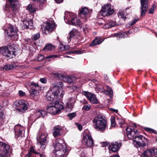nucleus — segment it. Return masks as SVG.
<instances>
[{
  "label": "nucleus",
  "instance_id": "18",
  "mask_svg": "<svg viewBox=\"0 0 157 157\" xmlns=\"http://www.w3.org/2000/svg\"><path fill=\"white\" fill-rule=\"evenodd\" d=\"M121 146V143H118L117 142H115L111 143L109 145V149L113 152H117L119 150Z\"/></svg>",
  "mask_w": 157,
  "mask_h": 157
},
{
  "label": "nucleus",
  "instance_id": "8",
  "mask_svg": "<svg viewBox=\"0 0 157 157\" xmlns=\"http://www.w3.org/2000/svg\"><path fill=\"white\" fill-rule=\"evenodd\" d=\"M114 12L113 10L111 8V5L107 4L102 7L100 13L103 16L105 17L112 14Z\"/></svg>",
  "mask_w": 157,
  "mask_h": 157
},
{
  "label": "nucleus",
  "instance_id": "10",
  "mask_svg": "<svg viewBox=\"0 0 157 157\" xmlns=\"http://www.w3.org/2000/svg\"><path fill=\"white\" fill-rule=\"evenodd\" d=\"M53 146L54 147L55 150H66V146L64 143L63 140L60 139H59L56 141V143L53 144Z\"/></svg>",
  "mask_w": 157,
  "mask_h": 157
},
{
  "label": "nucleus",
  "instance_id": "46",
  "mask_svg": "<svg viewBox=\"0 0 157 157\" xmlns=\"http://www.w3.org/2000/svg\"><path fill=\"white\" fill-rule=\"evenodd\" d=\"M57 85H58L54 86H57L59 87V90L60 91H60H61V92H62L63 93V91H62V89H60L59 88V85L60 87L61 88L63 86L62 82H59L57 83Z\"/></svg>",
  "mask_w": 157,
  "mask_h": 157
},
{
  "label": "nucleus",
  "instance_id": "19",
  "mask_svg": "<svg viewBox=\"0 0 157 157\" xmlns=\"http://www.w3.org/2000/svg\"><path fill=\"white\" fill-rule=\"evenodd\" d=\"M140 137L141 138V140H139L138 138H135V140H134V142L136 143V144L140 147H144L146 146V144L144 143V140L145 138L142 135H140Z\"/></svg>",
  "mask_w": 157,
  "mask_h": 157
},
{
  "label": "nucleus",
  "instance_id": "50",
  "mask_svg": "<svg viewBox=\"0 0 157 157\" xmlns=\"http://www.w3.org/2000/svg\"><path fill=\"white\" fill-rule=\"evenodd\" d=\"M44 56L43 55L40 54L38 55L37 57V59L38 61H40L44 59Z\"/></svg>",
  "mask_w": 157,
  "mask_h": 157
},
{
  "label": "nucleus",
  "instance_id": "17",
  "mask_svg": "<svg viewBox=\"0 0 157 157\" xmlns=\"http://www.w3.org/2000/svg\"><path fill=\"white\" fill-rule=\"evenodd\" d=\"M89 10L88 9L84 7H82L79 10L78 16L84 19L87 18L89 15Z\"/></svg>",
  "mask_w": 157,
  "mask_h": 157
},
{
  "label": "nucleus",
  "instance_id": "16",
  "mask_svg": "<svg viewBox=\"0 0 157 157\" xmlns=\"http://www.w3.org/2000/svg\"><path fill=\"white\" fill-rule=\"evenodd\" d=\"M5 31H6L8 36H10L11 37L13 36H17V35L16 34L17 30L14 26L9 25Z\"/></svg>",
  "mask_w": 157,
  "mask_h": 157
},
{
  "label": "nucleus",
  "instance_id": "1",
  "mask_svg": "<svg viewBox=\"0 0 157 157\" xmlns=\"http://www.w3.org/2000/svg\"><path fill=\"white\" fill-rule=\"evenodd\" d=\"M93 126L98 131L103 132L105 129L107 122L105 117L101 115H98L92 120Z\"/></svg>",
  "mask_w": 157,
  "mask_h": 157
},
{
  "label": "nucleus",
  "instance_id": "35",
  "mask_svg": "<svg viewBox=\"0 0 157 157\" xmlns=\"http://www.w3.org/2000/svg\"><path fill=\"white\" fill-rule=\"evenodd\" d=\"M82 52L81 50H74L70 51L67 52V53L69 54H80L82 53Z\"/></svg>",
  "mask_w": 157,
  "mask_h": 157
},
{
  "label": "nucleus",
  "instance_id": "7",
  "mask_svg": "<svg viewBox=\"0 0 157 157\" xmlns=\"http://www.w3.org/2000/svg\"><path fill=\"white\" fill-rule=\"evenodd\" d=\"M82 142L88 147H93L94 145V140L90 133L84 134Z\"/></svg>",
  "mask_w": 157,
  "mask_h": 157
},
{
  "label": "nucleus",
  "instance_id": "45",
  "mask_svg": "<svg viewBox=\"0 0 157 157\" xmlns=\"http://www.w3.org/2000/svg\"><path fill=\"white\" fill-rule=\"evenodd\" d=\"M111 125L112 126L115 127L116 125L115 121V119L114 117H112L111 119Z\"/></svg>",
  "mask_w": 157,
  "mask_h": 157
},
{
  "label": "nucleus",
  "instance_id": "12",
  "mask_svg": "<svg viewBox=\"0 0 157 157\" xmlns=\"http://www.w3.org/2000/svg\"><path fill=\"white\" fill-rule=\"evenodd\" d=\"M15 137L17 138L19 137L24 136V132H23L24 128L20 125H15L14 128Z\"/></svg>",
  "mask_w": 157,
  "mask_h": 157
},
{
  "label": "nucleus",
  "instance_id": "60",
  "mask_svg": "<svg viewBox=\"0 0 157 157\" xmlns=\"http://www.w3.org/2000/svg\"><path fill=\"white\" fill-rule=\"evenodd\" d=\"M57 3H60L63 2V0H55Z\"/></svg>",
  "mask_w": 157,
  "mask_h": 157
},
{
  "label": "nucleus",
  "instance_id": "56",
  "mask_svg": "<svg viewBox=\"0 0 157 157\" xmlns=\"http://www.w3.org/2000/svg\"><path fill=\"white\" fill-rule=\"evenodd\" d=\"M18 93L20 96L23 97L25 95V93L21 90L19 91Z\"/></svg>",
  "mask_w": 157,
  "mask_h": 157
},
{
  "label": "nucleus",
  "instance_id": "15",
  "mask_svg": "<svg viewBox=\"0 0 157 157\" xmlns=\"http://www.w3.org/2000/svg\"><path fill=\"white\" fill-rule=\"evenodd\" d=\"M54 27V23L52 21H49L45 24L44 30L43 31L45 33H49L53 30Z\"/></svg>",
  "mask_w": 157,
  "mask_h": 157
},
{
  "label": "nucleus",
  "instance_id": "47",
  "mask_svg": "<svg viewBox=\"0 0 157 157\" xmlns=\"http://www.w3.org/2000/svg\"><path fill=\"white\" fill-rule=\"evenodd\" d=\"M124 36V34L121 33H117L115 35V36L118 39L122 38Z\"/></svg>",
  "mask_w": 157,
  "mask_h": 157
},
{
  "label": "nucleus",
  "instance_id": "4",
  "mask_svg": "<svg viewBox=\"0 0 157 157\" xmlns=\"http://www.w3.org/2000/svg\"><path fill=\"white\" fill-rule=\"evenodd\" d=\"M10 2L9 5L6 4L3 7V9L5 11L10 12L11 11L13 13H17L20 7L19 2L17 0H8Z\"/></svg>",
  "mask_w": 157,
  "mask_h": 157
},
{
  "label": "nucleus",
  "instance_id": "14",
  "mask_svg": "<svg viewBox=\"0 0 157 157\" xmlns=\"http://www.w3.org/2000/svg\"><path fill=\"white\" fill-rule=\"evenodd\" d=\"M34 155H36L37 157H42L43 156V154L36 151L34 147L32 146L29 148L28 153L25 155V157H33Z\"/></svg>",
  "mask_w": 157,
  "mask_h": 157
},
{
  "label": "nucleus",
  "instance_id": "26",
  "mask_svg": "<svg viewBox=\"0 0 157 157\" xmlns=\"http://www.w3.org/2000/svg\"><path fill=\"white\" fill-rule=\"evenodd\" d=\"M153 156L151 149H147L144 151L141 157H152Z\"/></svg>",
  "mask_w": 157,
  "mask_h": 157
},
{
  "label": "nucleus",
  "instance_id": "52",
  "mask_svg": "<svg viewBox=\"0 0 157 157\" xmlns=\"http://www.w3.org/2000/svg\"><path fill=\"white\" fill-rule=\"evenodd\" d=\"M108 25L109 26L107 27L108 28H109L112 27L114 26L115 25V24L114 22H110L108 23L106 25Z\"/></svg>",
  "mask_w": 157,
  "mask_h": 157
},
{
  "label": "nucleus",
  "instance_id": "27",
  "mask_svg": "<svg viewBox=\"0 0 157 157\" xmlns=\"http://www.w3.org/2000/svg\"><path fill=\"white\" fill-rule=\"evenodd\" d=\"M36 116L37 117V118L42 117L44 118L47 116V113L45 110L39 109L36 111Z\"/></svg>",
  "mask_w": 157,
  "mask_h": 157
},
{
  "label": "nucleus",
  "instance_id": "53",
  "mask_svg": "<svg viewBox=\"0 0 157 157\" xmlns=\"http://www.w3.org/2000/svg\"><path fill=\"white\" fill-rule=\"evenodd\" d=\"M58 57L57 55H51L48 56H47L46 57V59H50V58H56Z\"/></svg>",
  "mask_w": 157,
  "mask_h": 157
},
{
  "label": "nucleus",
  "instance_id": "11",
  "mask_svg": "<svg viewBox=\"0 0 157 157\" xmlns=\"http://www.w3.org/2000/svg\"><path fill=\"white\" fill-rule=\"evenodd\" d=\"M82 92L83 94L92 103L97 104L98 103V100L94 94L85 91H83Z\"/></svg>",
  "mask_w": 157,
  "mask_h": 157
},
{
  "label": "nucleus",
  "instance_id": "23",
  "mask_svg": "<svg viewBox=\"0 0 157 157\" xmlns=\"http://www.w3.org/2000/svg\"><path fill=\"white\" fill-rule=\"evenodd\" d=\"M70 24V25H77L79 27H80L82 26V23L77 17H74L71 19Z\"/></svg>",
  "mask_w": 157,
  "mask_h": 157
},
{
  "label": "nucleus",
  "instance_id": "57",
  "mask_svg": "<svg viewBox=\"0 0 157 157\" xmlns=\"http://www.w3.org/2000/svg\"><path fill=\"white\" fill-rule=\"evenodd\" d=\"M46 143L40 144L41 145L40 148L43 150H44L46 147Z\"/></svg>",
  "mask_w": 157,
  "mask_h": 157
},
{
  "label": "nucleus",
  "instance_id": "59",
  "mask_svg": "<svg viewBox=\"0 0 157 157\" xmlns=\"http://www.w3.org/2000/svg\"><path fill=\"white\" fill-rule=\"evenodd\" d=\"M101 144H102V147H105L107 146L108 144L107 142H104L102 143H101Z\"/></svg>",
  "mask_w": 157,
  "mask_h": 157
},
{
  "label": "nucleus",
  "instance_id": "25",
  "mask_svg": "<svg viewBox=\"0 0 157 157\" xmlns=\"http://www.w3.org/2000/svg\"><path fill=\"white\" fill-rule=\"evenodd\" d=\"M67 151V149L65 150H55L54 153L56 157H63Z\"/></svg>",
  "mask_w": 157,
  "mask_h": 157
},
{
  "label": "nucleus",
  "instance_id": "28",
  "mask_svg": "<svg viewBox=\"0 0 157 157\" xmlns=\"http://www.w3.org/2000/svg\"><path fill=\"white\" fill-rule=\"evenodd\" d=\"M75 101L76 100L75 98H71L69 100V101L67 103V106L70 109H71L74 106Z\"/></svg>",
  "mask_w": 157,
  "mask_h": 157
},
{
  "label": "nucleus",
  "instance_id": "40",
  "mask_svg": "<svg viewBox=\"0 0 157 157\" xmlns=\"http://www.w3.org/2000/svg\"><path fill=\"white\" fill-rule=\"evenodd\" d=\"M40 34L39 33H37L33 35L31 39L34 40H36L40 38Z\"/></svg>",
  "mask_w": 157,
  "mask_h": 157
},
{
  "label": "nucleus",
  "instance_id": "36",
  "mask_svg": "<svg viewBox=\"0 0 157 157\" xmlns=\"http://www.w3.org/2000/svg\"><path fill=\"white\" fill-rule=\"evenodd\" d=\"M106 87L107 88V90L105 91V93L106 94H109L110 95H113V92L112 88L111 87H110L109 86H106Z\"/></svg>",
  "mask_w": 157,
  "mask_h": 157
},
{
  "label": "nucleus",
  "instance_id": "58",
  "mask_svg": "<svg viewBox=\"0 0 157 157\" xmlns=\"http://www.w3.org/2000/svg\"><path fill=\"white\" fill-rule=\"evenodd\" d=\"M75 124L78 127V129L79 130H81L82 129V126L81 124L78 123H76Z\"/></svg>",
  "mask_w": 157,
  "mask_h": 157
},
{
  "label": "nucleus",
  "instance_id": "33",
  "mask_svg": "<svg viewBox=\"0 0 157 157\" xmlns=\"http://www.w3.org/2000/svg\"><path fill=\"white\" fill-rule=\"evenodd\" d=\"M14 67L13 65L12 64H6L3 67V69L6 71L9 70Z\"/></svg>",
  "mask_w": 157,
  "mask_h": 157
},
{
  "label": "nucleus",
  "instance_id": "42",
  "mask_svg": "<svg viewBox=\"0 0 157 157\" xmlns=\"http://www.w3.org/2000/svg\"><path fill=\"white\" fill-rule=\"evenodd\" d=\"M67 116L69 117L70 120H72L76 116V113L75 112L70 113L67 114Z\"/></svg>",
  "mask_w": 157,
  "mask_h": 157
},
{
  "label": "nucleus",
  "instance_id": "30",
  "mask_svg": "<svg viewBox=\"0 0 157 157\" xmlns=\"http://www.w3.org/2000/svg\"><path fill=\"white\" fill-rule=\"evenodd\" d=\"M46 136L45 134H42L38 140L40 144L46 143Z\"/></svg>",
  "mask_w": 157,
  "mask_h": 157
},
{
  "label": "nucleus",
  "instance_id": "6",
  "mask_svg": "<svg viewBox=\"0 0 157 157\" xmlns=\"http://www.w3.org/2000/svg\"><path fill=\"white\" fill-rule=\"evenodd\" d=\"M29 85L31 87V89L29 90L30 96L31 98H33L39 95V92L38 90H39L40 87L37 83H35L33 82H30Z\"/></svg>",
  "mask_w": 157,
  "mask_h": 157
},
{
  "label": "nucleus",
  "instance_id": "44",
  "mask_svg": "<svg viewBox=\"0 0 157 157\" xmlns=\"http://www.w3.org/2000/svg\"><path fill=\"white\" fill-rule=\"evenodd\" d=\"M91 106L90 105H84L83 106L82 109H84L85 111H89L90 109Z\"/></svg>",
  "mask_w": 157,
  "mask_h": 157
},
{
  "label": "nucleus",
  "instance_id": "2",
  "mask_svg": "<svg viewBox=\"0 0 157 157\" xmlns=\"http://www.w3.org/2000/svg\"><path fill=\"white\" fill-rule=\"evenodd\" d=\"M17 50L14 44L0 48V53L6 57L12 58L17 54Z\"/></svg>",
  "mask_w": 157,
  "mask_h": 157
},
{
  "label": "nucleus",
  "instance_id": "21",
  "mask_svg": "<svg viewBox=\"0 0 157 157\" xmlns=\"http://www.w3.org/2000/svg\"><path fill=\"white\" fill-rule=\"evenodd\" d=\"M24 25L23 27L25 29H32L33 24V21L31 19L27 20L24 19L23 21Z\"/></svg>",
  "mask_w": 157,
  "mask_h": 157
},
{
  "label": "nucleus",
  "instance_id": "64",
  "mask_svg": "<svg viewBox=\"0 0 157 157\" xmlns=\"http://www.w3.org/2000/svg\"><path fill=\"white\" fill-rule=\"evenodd\" d=\"M69 47V46H64V48L65 50H67V49H68Z\"/></svg>",
  "mask_w": 157,
  "mask_h": 157
},
{
  "label": "nucleus",
  "instance_id": "49",
  "mask_svg": "<svg viewBox=\"0 0 157 157\" xmlns=\"http://www.w3.org/2000/svg\"><path fill=\"white\" fill-rule=\"evenodd\" d=\"M119 16L121 18H122L124 20H125L126 19V17L124 16V14L123 12H121L119 13Z\"/></svg>",
  "mask_w": 157,
  "mask_h": 157
},
{
  "label": "nucleus",
  "instance_id": "29",
  "mask_svg": "<svg viewBox=\"0 0 157 157\" xmlns=\"http://www.w3.org/2000/svg\"><path fill=\"white\" fill-rule=\"evenodd\" d=\"M55 48V47L51 44H47L43 49V51L45 52L50 51Z\"/></svg>",
  "mask_w": 157,
  "mask_h": 157
},
{
  "label": "nucleus",
  "instance_id": "20",
  "mask_svg": "<svg viewBox=\"0 0 157 157\" xmlns=\"http://www.w3.org/2000/svg\"><path fill=\"white\" fill-rule=\"evenodd\" d=\"M54 132L53 133V136L57 137L61 136V131H62V128L59 125H57L53 127Z\"/></svg>",
  "mask_w": 157,
  "mask_h": 157
},
{
  "label": "nucleus",
  "instance_id": "22",
  "mask_svg": "<svg viewBox=\"0 0 157 157\" xmlns=\"http://www.w3.org/2000/svg\"><path fill=\"white\" fill-rule=\"evenodd\" d=\"M54 106L55 108V110L56 111V113H59L63 108V105L59 103L58 101H56L54 103Z\"/></svg>",
  "mask_w": 157,
  "mask_h": 157
},
{
  "label": "nucleus",
  "instance_id": "43",
  "mask_svg": "<svg viewBox=\"0 0 157 157\" xmlns=\"http://www.w3.org/2000/svg\"><path fill=\"white\" fill-rule=\"evenodd\" d=\"M134 131L133 130L130 132V134L128 136V138H130V139H135V132H134Z\"/></svg>",
  "mask_w": 157,
  "mask_h": 157
},
{
  "label": "nucleus",
  "instance_id": "24",
  "mask_svg": "<svg viewBox=\"0 0 157 157\" xmlns=\"http://www.w3.org/2000/svg\"><path fill=\"white\" fill-rule=\"evenodd\" d=\"M104 40V39L101 37H96L94 40L90 44V46H94L97 45L101 43Z\"/></svg>",
  "mask_w": 157,
  "mask_h": 157
},
{
  "label": "nucleus",
  "instance_id": "34",
  "mask_svg": "<svg viewBox=\"0 0 157 157\" xmlns=\"http://www.w3.org/2000/svg\"><path fill=\"white\" fill-rule=\"evenodd\" d=\"M63 79L66 80V81L69 83L73 82L75 80V78L74 77H71L70 76H68L67 77L63 78Z\"/></svg>",
  "mask_w": 157,
  "mask_h": 157
},
{
  "label": "nucleus",
  "instance_id": "38",
  "mask_svg": "<svg viewBox=\"0 0 157 157\" xmlns=\"http://www.w3.org/2000/svg\"><path fill=\"white\" fill-rule=\"evenodd\" d=\"M5 116L4 113L0 109V122L1 123H3L5 119Z\"/></svg>",
  "mask_w": 157,
  "mask_h": 157
},
{
  "label": "nucleus",
  "instance_id": "54",
  "mask_svg": "<svg viewBox=\"0 0 157 157\" xmlns=\"http://www.w3.org/2000/svg\"><path fill=\"white\" fill-rule=\"evenodd\" d=\"M153 156L157 154V148L151 149Z\"/></svg>",
  "mask_w": 157,
  "mask_h": 157
},
{
  "label": "nucleus",
  "instance_id": "39",
  "mask_svg": "<svg viewBox=\"0 0 157 157\" xmlns=\"http://www.w3.org/2000/svg\"><path fill=\"white\" fill-rule=\"evenodd\" d=\"M144 129L146 131L150 133H153L154 134H156L157 133V132L155 130L153 129L148 128H145Z\"/></svg>",
  "mask_w": 157,
  "mask_h": 157
},
{
  "label": "nucleus",
  "instance_id": "37",
  "mask_svg": "<svg viewBox=\"0 0 157 157\" xmlns=\"http://www.w3.org/2000/svg\"><path fill=\"white\" fill-rule=\"evenodd\" d=\"M27 10L29 11L31 13H33L36 12V10L30 4H29L27 7Z\"/></svg>",
  "mask_w": 157,
  "mask_h": 157
},
{
  "label": "nucleus",
  "instance_id": "48",
  "mask_svg": "<svg viewBox=\"0 0 157 157\" xmlns=\"http://www.w3.org/2000/svg\"><path fill=\"white\" fill-rule=\"evenodd\" d=\"M133 128H131L129 127H128L126 128V133L127 136H128L130 133V132L132 131Z\"/></svg>",
  "mask_w": 157,
  "mask_h": 157
},
{
  "label": "nucleus",
  "instance_id": "55",
  "mask_svg": "<svg viewBox=\"0 0 157 157\" xmlns=\"http://www.w3.org/2000/svg\"><path fill=\"white\" fill-rule=\"evenodd\" d=\"M139 20L138 18H135L134 20L132 21L130 24V25H134Z\"/></svg>",
  "mask_w": 157,
  "mask_h": 157
},
{
  "label": "nucleus",
  "instance_id": "61",
  "mask_svg": "<svg viewBox=\"0 0 157 157\" xmlns=\"http://www.w3.org/2000/svg\"><path fill=\"white\" fill-rule=\"evenodd\" d=\"M57 77H58L59 78H61L63 77L62 75L60 74H57L56 75Z\"/></svg>",
  "mask_w": 157,
  "mask_h": 157
},
{
  "label": "nucleus",
  "instance_id": "62",
  "mask_svg": "<svg viewBox=\"0 0 157 157\" xmlns=\"http://www.w3.org/2000/svg\"><path fill=\"white\" fill-rule=\"evenodd\" d=\"M33 1L39 2H44L45 0H32Z\"/></svg>",
  "mask_w": 157,
  "mask_h": 157
},
{
  "label": "nucleus",
  "instance_id": "32",
  "mask_svg": "<svg viewBox=\"0 0 157 157\" xmlns=\"http://www.w3.org/2000/svg\"><path fill=\"white\" fill-rule=\"evenodd\" d=\"M55 108L54 106H51L48 107L46 108V110L48 113H52L53 114H55L57 113H56V111L55 110Z\"/></svg>",
  "mask_w": 157,
  "mask_h": 157
},
{
  "label": "nucleus",
  "instance_id": "9",
  "mask_svg": "<svg viewBox=\"0 0 157 157\" xmlns=\"http://www.w3.org/2000/svg\"><path fill=\"white\" fill-rule=\"evenodd\" d=\"M15 105L18 108L17 110L19 112H25L28 109L26 102L24 100H20L18 101L16 103Z\"/></svg>",
  "mask_w": 157,
  "mask_h": 157
},
{
  "label": "nucleus",
  "instance_id": "63",
  "mask_svg": "<svg viewBox=\"0 0 157 157\" xmlns=\"http://www.w3.org/2000/svg\"><path fill=\"white\" fill-rule=\"evenodd\" d=\"M124 122V121H123L121 120V122H119V124L121 126L122 125V124H123Z\"/></svg>",
  "mask_w": 157,
  "mask_h": 157
},
{
  "label": "nucleus",
  "instance_id": "41",
  "mask_svg": "<svg viewBox=\"0 0 157 157\" xmlns=\"http://www.w3.org/2000/svg\"><path fill=\"white\" fill-rule=\"evenodd\" d=\"M156 7V6L155 5H152L151 7L149 10L148 13L150 14H153L154 13V11Z\"/></svg>",
  "mask_w": 157,
  "mask_h": 157
},
{
  "label": "nucleus",
  "instance_id": "31",
  "mask_svg": "<svg viewBox=\"0 0 157 157\" xmlns=\"http://www.w3.org/2000/svg\"><path fill=\"white\" fill-rule=\"evenodd\" d=\"M78 31L76 29H73L69 33V37H68V38L71 40V38L74 36L75 35H77L78 33Z\"/></svg>",
  "mask_w": 157,
  "mask_h": 157
},
{
  "label": "nucleus",
  "instance_id": "3",
  "mask_svg": "<svg viewBox=\"0 0 157 157\" xmlns=\"http://www.w3.org/2000/svg\"><path fill=\"white\" fill-rule=\"evenodd\" d=\"M46 96L47 99L50 101L54 99H60L63 97V94L60 92L59 87L54 86L51 90L48 92Z\"/></svg>",
  "mask_w": 157,
  "mask_h": 157
},
{
  "label": "nucleus",
  "instance_id": "5",
  "mask_svg": "<svg viewBox=\"0 0 157 157\" xmlns=\"http://www.w3.org/2000/svg\"><path fill=\"white\" fill-rule=\"evenodd\" d=\"M11 147L6 143L0 142V157H7L11 151Z\"/></svg>",
  "mask_w": 157,
  "mask_h": 157
},
{
  "label": "nucleus",
  "instance_id": "51",
  "mask_svg": "<svg viewBox=\"0 0 157 157\" xmlns=\"http://www.w3.org/2000/svg\"><path fill=\"white\" fill-rule=\"evenodd\" d=\"M40 81L43 83H46L47 82L46 78V77H44V78H40Z\"/></svg>",
  "mask_w": 157,
  "mask_h": 157
},
{
  "label": "nucleus",
  "instance_id": "13",
  "mask_svg": "<svg viewBox=\"0 0 157 157\" xmlns=\"http://www.w3.org/2000/svg\"><path fill=\"white\" fill-rule=\"evenodd\" d=\"M141 13V16L142 17L144 16L147 11L148 8V0H140Z\"/></svg>",
  "mask_w": 157,
  "mask_h": 157
}]
</instances>
